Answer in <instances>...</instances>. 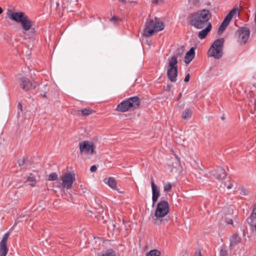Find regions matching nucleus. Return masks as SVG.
I'll return each mask as SVG.
<instances>
[{
	"label": "nucleus",
	"mask_w": 256,
	"mask_h": 256,
	"mask_svg": "<svg viewBox=\"0 0 256 256\" xmlns=\"http://www.w3.org/2000/svg\"><path fill=\"white\" fill-rule=\"evenodd\" d=\"M248 224L252 226H254L256 232V206H254L252 212L249 218H248Z\"/></svg>",
	"instance_id": "17"
},
{
	"label": "nucleus",
	"mask_w": 256,
	"mask_h": 256,
	"mask_svg": "<svg viewBox=\"0 0 256 256\" xmlns=\"http://www.w3.org/2000/svg\"><path fill=\"white\" fill-rule=\"evenodd\" d=\"M26 16V14L23 12H12L10 15V18L20 24Z\"/></svg>",
	"instance_id": "13"
},
{
	"label": "nucleus",
	"mask_w": 256,
	"mask_h": 256,
	"mask_svg": "<svg viewBox=\"0 0 256 256\" xmlns=\"http://www.w3.org/2000/svg\"><path fill=\"white\" fill-rule=\"evenodd\" d=\"M241 240V238L238 234H233L230 238V249L232 250L235 248Z\"/></svg>",
	"instance_id": "14"
},
{
	"label": "nucleus",
	"mask_w": 256,
	"mask_h": 256,
	"mask_svg": "<svg viewBox=\"0 0 256 256\" xmlns=\"http://www.w3.org/2000/svg\"><path fill=\"white\" fill-rule=\"evenodd\" d=\"M224 40L220 38L216 40L210 46L208 52L210 57H214L215 59L220 58L223 55V48Z\"/></svg>",
	"instance_id": "4"
},
{
	"label": "nucleus",
	"mask_w": 256,
	"mask_h": 256,
	"mask_svg": "<svg viewBox=\"0 0 256 256\" xmlns=\"http://www.w3.org/2000/svg\"><path fill=\"white\" fill-rule=\"evenodd\" d=\"M182 96V94L180 93L179 94L178 98V100H180V98H181Z\"/></svg>",
	"instance_id": "43"
},
{
	"label": "nucleus",
	"mask_w": 256,
	"mask_h": 256,
	"mask_svg": "<svg viewBox=\"0 0 256 256\" xmlns=\"http://www.w3.org/2000/svg\"><path fill=\"white\" fill-rule=\"evenodd\" d=\"M140 104V100L138 96H132L122 102L117 106L116 110L118 112H125L131 108H138Z\"/></svg>",
	"instance_id": "5"
},
{
	"label": "nucleus",
	"mask_w": 256,
	"mask_h": 256,
	"mask_svg": "<svg viewBox=\"0 0 256 256\" xmlns=\"http://www.w3.org/2000/svg\"><path fill=\"white\" fill-rule=\"evenodd\" d=\"M10 232L6 233L2 237V240H1L0 244L6 245L8 239L9 237Z\"/></svg>",
	"instance_id": "23"
},
{
	"label": "nucleus",
	"mask_w": 256,
	"mask_h": 256,
	"mask_svg": "<svg viewBox=\"0 0 256 256\" xmlns=\"http://www.w3.org/2000/svg\"><path fill=\"white\" fill-rule=\"evenodd\" d=\"M240 194L244 196H246L248 194V191L246 188L242 187L240 190Z\"/></svg>",
	"instance_id": "31"
},
{
	"label": "nucleus",
	"mask_w": 256,
	"mask_h": 256,
	"mask_svg": "<svg viewBox=\"0 0 256 256\" xmlns=\"http://www.w3.org/2000/svg\"><path fill=\"white\" fill-rule=\"evenodd\" d=\"M206 26L204 28L198 32V37L201 40L204 38L212 30V25L210 22H208Z\"/></svg>",
	"instance_id": "16"
},
{
	"label": "nucleus",
	"mask_w": 256,
	"mask_h": 256,
	"mask_svg": "<svg viewBox=\"0 0 256 256\" xmlns=\"http://www.w3.org/2000/svg\"><path fill=\"white\" fill-rule=\"evenodd\" d=\"M104 182L106 184H108L112 188L116 190V182L113 178H105Z\"/></svg>",
	"instance_id": "19"
},
{
	"label": "nucleus",
	"mask_w": 256,
	"mask_h": 256,
	"mask_svg": "<svg viewBox=\"0 0 256 256\" xmlns=\"http://www.w3.org/2000/svg\"><path fill=\"white\" fill-rule=\"evenodd\" d=\"M164 28V22L155 18L154 20H146L144 28L143 30V35L146 37L153 36L155 33L162 30Z\"/></svg>",
	"instance_id": "3"
},
{
	"label": "nucleus",
	"mask_w": 256,
	"mask_h": 256,
	"mask_svg": "<svg viewBox=\"0 0 256 256\" xmlns=\"http://www.w3.org/2000/svg\"><path fill=\"white\" fill-rule=\"evenodd\" d=\"M16 224H17V223H16H16L14 224V225L12 226V228L14 226H15L16 225Z\"/></svg>",
	"instance_id": "47"
},
{
	"label": "nucleus",
	"mask_w": 256,
	"mask_h": 256,
	"mask_svg": "<svg viewBox=\"0 0 256 256\" xmlns=\"http://www.w3.org/2000/svg\"><path fill=\"white\" fill-rule=\"evenodd\" d=\"M42 96L44 98H46V94H42Z\"/></svg>",
	"instance_id": "48"
},
{
	"label": "nucleus",
	"mask_w": 256,
	"mask_h": 256,
	"mask_svg": "<svg viewBox=\"0 0 256 256\" xmlns=\"http://www.w3.org/2000/svg\"><path fill=\"white\" fill-rule=\"evenodd\" d=\"M196 176L198 178H201V176L198 175L197 174H196Z\"/></svg>",
	"instance_id": "45"
},
{
	"label": "nucleus",
	"mask_w": 256,
	"mask_h": 256,
	"mask_svg": "<svg viewBox=\"0 0 256 256\" xmlns=\"http://www.w3.org/2000/svg\"><path fill=\"white\" fill-rule=\"evenodd\" d=\"M212 18L210 11L204 8L191 13L188 17L189 24L197 29H202L210 22Z\"/></svg>",
	"instance_id": "1"
},
{
	"label": "nucleus",
	"mask_w": 256,
	"mask_h": 256,
	"mask_svg": "<svg viewBox=\"0 0 256 256\" xmlns=\"http://www.w3.org/2000/svg\"><path fill=\"white\" fill-rule=\"evenodd\" d=\"M116 252L112 249L108 250L104 254L101 256H116Z\"/></svg>",
	"instance_id": "24"
},
{
	"label": "nucleus",
	"mask_w": 256,
	"mask_h": 256,
	"mask_svg": "<svg viewBox=\"0 0 256 256\" xmlns=\"http://www.w3.org/2000/svg\"><path fill=\"white\" fill-rule=\"evenodd\" d=\"M20 24L24 30L28 31L32 26V22L26 15Z\"/></svg>",
	"instance_id": "15"
},
{
	"label": "nucleus",
	"mask_w": 256,
	"mask_h": 256,
	"mask_svg": "<svg viewBox=\"0 0 256 256\" xmlns=\"http://www.w3.org/2000/svg\"><path fill=\"white\" fill-rule=\"evenodd\" d=\"M254 206H256V204H254Z\"/></svg>",
	"instance_id": "49"
},
{
	"label": "nucleus",
	"mask_w": 256,
	"mask_h": 256,
	"mask_svg": "<svg viewBox=\"0 0 256 256\" xmlns=\"http://www.w3.org/2000/svg\"><path fill=\"white\" fill-rule=\"evenodd\" d=\"M62 183H60L58 187L61 186L66 188V189H70L72 188V184L75 180V176L72 172H66L61 178Z\"/></svg>",
	"instance_id": "8"
},
{
	"label": "nucleus",
	"mask_w": 256,
	"mask_h": 256,
	"mask_svg": "<svg viewBox=\"0 0 256 256\" xmlns=\"http://www.w3.org/2000/svg\"><path fill=\"white\" fill-rule=\"evenodd\" d=\"M152 2L154 4H157L158 2V0H152Z\"/></svg>",
	"instance_id": "42"
},
{
	"label": "nucleus",
	"mask_w": 256,
	"mask_h": 256,
	"mask_svg": "<svg viewBox=\"0 0 256 256\" xmlns=\"http://www.w3.org/2000/svg\"><path fill=\"white\" fill-rule=\"evenodd\" d=\"M178 54L176 56H173L168 60V67L167 76L171 82H176L178 73V66L177 58Z\"/></svg>",
	"instance_id": "6"
},
{
	"label": "nucleus",
	"mask_w": 256,
	"mask_h": 256,
	"mask_svg": "<svg viewBox=\"0 0 256 256\" xmlns=\"http://www.w3.org/2000/svg\"><path fill=\"white\" fill-rule=\"evenodd\" d=\"M80 112L84 116H89L94 112L92 110L88 108L82 109Z\"/></svg>",
	"instance_id": "22"
},
{
	"label": "nucleus",
	"mask_w": 256,
	"mask_h": 256,
	"mask_svg": "<svg viewBox=\"0 0 256 256\" xmlns=\"http://www.w3.org/2000/svg\"><path fill=\"white\" fill-rule=\"evenodd\" d=\"M232 19V18L230 17V16H228L227 14V16L224 18V21L222 22L224 23L226 25L228 26Z\"/></svg>",
	"instance_id": "29"
},
{
	"label": "nucleus",
	"mask_w": 256,
	"mask_h": 256,
	"mask_svg": "<svg viewBox=\"0 0 256 256\" xmlns=\"http://www.w3.org/2000/svg\"><path fill=\"white\" fill-rule=\"evenodd\" d=\"M200 170V174L201 176H204L206 177L210 176L208 174H206L204 170Z\"/></svg>",
	"instance_id": "35"
},
{
	"label": "nucleus",
	"mask_w": 256,
	"mask_h": 256,
	"mask_svg": "<svg viewBox=\"0 0 256 256\" xmlns=\"http://www.w3.org/2000/svg\"><path fill=\"white\" fill-rule=\"evenodd\" d=\"M96 170H97V167L94 165L92 166L90 168V172H95Z\"/></svg>",
	"instance_id": "36"
},
{
	"label": "nucleus",
	"mask_w": 256,
	"mask_h": 256,
	"mask_svg": "<svg viewBox=\"0 0 256 256\" xmlns=\"http://www.w3.org/2000/svg\"><path fill=\"white\" fill-rule=\"evenodd\" d=\"M250 31L247 28H242L238 30L236 34L238 36V41L241 44L246 43L250 37Z\"/></svg>",
	"instance_id": "11"
},
{
	"label": "nucleus",
	"mask_w": 256,
	"mask_h": 256,
	"mask_svg": "<svg viewBox=\"0 0 256 256\" xmlns=\"http://www.w3.org/2000/svg\"><path fill=\"white\" fill-rule=\"evenodd\" d=\"M192 116V112L188 109L186 108L184 110L182 113V118L184 120L189 119Z\"/></svg>",
	"instance_id": "20"
},
{
	"label": "nucleus",
	"mask_w": 256,
	"mask_h": 256,
	"mask_svg": "<svg viewBox=\"0 0 256 256\" xmlns=\"http://www.w3.org/2000/svg\"><path fill=\"white\" fill-rule=\"evenodd\" d=\"M194 256H202L200 251L196 252Z\"/></svg>",
	"instance_id": "39"
},
{
	"label": "nucleus",
	"mask_w": 256,
	"mask_h": 256,
	"mask_svg": "<svg viewBox=\"0 0 256 256\" xmlns=\"http://www.w3.org/2000/svg\"><path fill=\"white\" fill-rule=\"evenodd\" d=\"M172 188V185L170 182L166 183L164 186V192H168Z\"/></svg>",
	"instance_id": "30"
},
{
	"label": "nucleus",
	"mask_w": 256,
	"mask_h": 256,
	"mask_svg": "<svg viewBox=\"0 0 256 256\" xmlns=\"http://www.w3.org/2000/svg\"><path fill=\"white\" fill-rule=\"evenodd\" d=\"M160 252L156 250H150L147 254V256H160Z\"/></svg>",
	"instance_id": "25"
},
{
	"label": "nucleus",
	"mask_w": 256,
	"mask_h": 256,
	"mask_svg": "<svg viewBox=\"0 0 256 256\" xmlns=\"http://www.w3.org/2000/svg\"><path fill=\"white\" fill-rule=\"evenodd\" d=\"M252 86L256 88V84H253Z\"/></svg>",
	"instance_id": "46"
},
{
	"label": "nucleus",
	"mask_w": 256,
	"mask_h": 256,
	"mask_svg": "<svg viewBox=\"0 0 256 256\" xmlns=\"http://www.w3.org/2000/svg\"><path fill=\"white\" fill-rule=\"evenodd\" d=\"M8 252L6 245L0 244V256H6Z\"/></svg>",
	"instance_id": "21"
},
{
	"label": "nucleus",
	"mask_w": 256,
	"mask_h": 256,
	"mask_svg": "<svg viewBox=\"0 0 256 256\" xmlns=\"http://www.w3.org/2000/svg\"><path fill=\"white\" fill-rule=\"evenodd\" d=\"M190 80V74H188L186 75L184 80L185 82H189Z\"/></svg>",
	"instance_id": "37"
},
{
	"label": "nucleus",
	"mask_w": 256,
	"mask_h": 256,
	"mask_svg": "<svg viewBox=\"0 0 256 256\" xmlns=\"http://www.w3.org/2000/svg\"><path fill=\"white\" fill-rule=\"evenodd\" d=\"M226 222L230 224H233V220L231 218H227L226 220Z\"/></svg>",
	"instance_id": "38"
},
{
	"label": "nucleus",
	"mask_w": 256,
	"mask_h": 256,
	"mask_svg": "<svg viewBox=\"0 0 256 256\" xmlns=\"http://www.w3.org/2000/svg\"><path fill=\"white\" fill-rule=\"evenodd\" d=\"M27 181L30 182L29 184L32 186H34L36 184L35 178L33 176H32V175L28 178Z\"/></svg>",
	"instance_id": "26"
},
{
	"label": "nucleus",
	"mask_w": 256,
	"mask_h": 256,
	"mask_svg": "<svg viewBox=\"0 0 256 256\" xmlns=\"http://www.w3.org/2000/svg\"><path fill=\"white\" fill-rule=\"evenodd\" d=\"M227 250L225 249L222 248L220 252V256H227Z\"/></svg>",
	"instance_id": "33"
},
{
	"label": "nucleus",
	"mask_w": 256,
	"mask_h": 256,
	"mask_svg": "<svg viewBox=\"0 0 256 256\" xmlns=\"http://www.w3.org/2000/svg\"><path fill=\"white\" fill-rule=\"evenodd\" d=\"M212 174L220 181L226 180V181L222 182L224 188L226 187L228 190H230L233 186L232 182H230L229 178H226V173L222 167L217 168Z\"/></svg>",
	"instance_id": "7"
},
{
	"label": "nucleus",
	"mask_w": 256,
	"mask_h": 256,
	"mask_svg": "<svg viewBox=\"0 0 256 256\" xmlns=\"http://www.w3.org/2000/svg\"><path fill=\"white\" fill-rule=\"evenodd\" d=\"M58 178V174L55 172L50 174L48 180H56Z\"/></svg>",
	"instance_id": "28"
},
{
	"label": "nucleus",
	"mask_w": 256,
	"mask_h": 256,
	"mask_svg": "<svg viewBox=\"0 0 256 256\" xmlns=\"http://www.w3.org/2000/svg\"><path fill=\"white\" fill-rule=\"evenodd\" d=\"M227 26H228L226 25L224 23L222 22V24L218 28V34L219 35L221 34L224 32V30H226Z\"/></svg>",
	"instance_id": "27"
},
{
	"label": "nucleus",
	"mask_w": 256,
	"mask_h": 256,
	"mask_svg": "<svg viewBox=\"0 0 256 256\" xmlns=\"http://www.w3.org/2000/svg\"><path fill=\"white\" fill-rule=\"evenodd\" d=\"M116 20V18L115 16H113L111 18L110 20L113 21V20Z\"/></svg>",
	"instance_id": "41"
},
{
	"label": "nucleus",
	"mask_w": 256,
	"mask_h": 256,
	"mask_svg": "<svg viewBox=\"0 0 256 256\" xmlns=\"http://www.w3.org/2000/svg\"><path fill=\"white\" fill-rule=\"evenodd\" d=\"M3 10L2 8L0 7V14L2 12Z\"/></svg>",
	"instance_id": "44"
},
{
	"label": "nucleus",
	"mask_w": 256,
	"mask_h": 256,
	"mask_svg": "<svg viewBox=\"0 0 256 256\" xmlns=\"http://www.w3.org/2000/svg\"><path fill=\"white\" fill-rule=\"evenodd\" d=\"M18 164L20 166H22L24 164V159H20L18 160Z\"/></svg>",
	"instance_id": "34"
},
{
	"label": "nucleus",
	"mask_w": 256,
	"mask_h": 256,
	"mask_svg": "<svg viewBox=\"0 0 256 256\" xmlns=\"http://www.w3.org/2000/svg\"><path fill=\"white\" fill-rule=\"evenodd\" d=\"M18 108H20V110H22V106L21 104H20V103L18 104Z\"/></svg>",
	"instance_id": "40"
},
{
	"label": "nucleus",
	"mask_w": 256,
	"mask_h": 256,
	"mask_svg": "<svg viewBox=\"0 0 256 256\" xmlns=\"http://www.w3.org/2000/svg\"><path fill=\"white\" fill-rule=\"evenodd\" d=\"M79 146L80 153L92 154L94 152V145L92 142L84 140L80 142Z\"/></svg>",
	"instance_id": "10"
},
{
	"label": "nucleus",
	"mask_w": 256,
	"mask_h": 256,
	"mask_svg": "<svg viewBox=\"0 0 256 256\" xmlns=\"http://www.w3.org/2000/svg\"><path fill=\"white\" fill-rule=\"evenodd\" d=\"M195 48L192 47L190 50L186 52L185 56L184 62L186 64H189L194 58L195 56Z\"/></svg>",
	"instance_id": "18"
},
{
	"label": "nucleus",
	"mask_w": 256,
	"mask_h": 256,
	"mask_svg": "<svg viewBox=\"0 0 256 256\" xmlns=\"http://www.w3.org/2000/svg\"><path fill=\"white\" fill-rule=\"evenodd\" d=\"M169 212V204L166 200H161L158 204L154 213V224L159 226L166 224L168 219L164 218Z\"/></svg>",
	"instance_id": "2"
},
{
	"label": "nucleus",
	"mask_w": 256,
	"mask_h": 256,
	"mask_svg": "<svg viewBox=\"0 0 256 256\" xmlns=\"http://www.w3.org/2000/svg\"><path fill=\"white\" fill-rule=\"evenodd\" d=\"M151 186L152 190V206H154L160 196V192L158 186L154 184L153 178H151Z\"/></svg>",
	"instance_id": "12"
},
{
	"label": "nucleus",
	"mask_w": 256,
	"mask_h": 256,
	"mask_svg": "<svg viewBox=\"0 0 256 256\" xmlns=\"http://www.w3.org/2000/svg\"><path fill=\"white\" fill-rule=\"evenodd\" d=\"M20 86L24 91H29L34 89L37 86V83L30 80L26 77L22 76L20 79Z\"/></svg>",
	"instance_id": "9"
},
{
	"label": "nucleus",
	"mask_w": 256,
	"mask_h": 256,
	"mask_svg": "<svg viewBox=\"0 0 256 256\" xmlns=\"http://www.w3.org/2000/svg\"><path fill=\"white\" fill-rule=\"evenodd\" d=\"M236 8H233L230 12L228 15L232 18L233 16L236 14Z\"/></svg>",
	"instance_id": "32"
}]
</instances>
